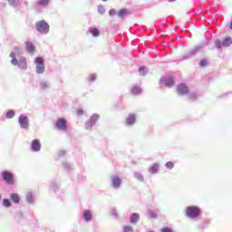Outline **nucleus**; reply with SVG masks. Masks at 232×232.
<instances>
[{
	"instance_id": "obj_1",
	"label": "nucleus",
	"mask_w": 232,
	"mask_h": 232,
	"mask_svg": "<svg viewBox=\"0 0 232 232\" xmlns=\"http://www.w3.org/2000/svg\"><path fill=\"white\" fill-rule=\"evenodd\" d=\"M22 51L21 47L14 46V51L10 53L9 57H11V64L13 66H17L19 70H28V63L24 56H21Z\"/></svg>"
},
{
	"instance_id": "obj_2",
	"label": "nucleus",
	"mask_w": 232,
	"mask_h": 232,
	"mask_svg": "<svg viewBox=\"0 0 232 232\" xmlns=\"http://www.w3.org/2000/svg\"><path fill=\"white\" fill-rule=\"evenodd\" d=\"M202 215V209L198 206H188L186 208L185 216L187 218L194 220V218H198Z\"/></svg>"
},
{
	"instance_id": "obj_3",
	"label": "nucleus",
	"mask_w": 232,
	"mask_h": 232,
	"mask_svg": "<svg viewBox=\"0 0 232 232\" xmlns=\"http://www.w3.org/2000/svg\"><path fill=\"white\" fill-rule=\"evenodd\" d=\"M35 29L41 35H48L50 34V24L45 20H40L35 23Z\"/></svg>"
},
{
	"instance_id": "obj_4",
	"label": "nucleus",
	"mask_w": 232,
	"mask_h": 232,
	"mask_svg": "<svg viewBox=\"0 0 232 232\" xmlns=\"http://www.w3.org/2000/svg\"><path fill=\"white\" fill-rule=\"evenodd\" d=\"M35 64V72L37 75H43L44 72H46V68L44 67V59L43 57L38 56L34 59Z\"/></svg>"
},
{
	"instance_id": "obj_5",
	"label": "nucleus",
	"mask_w": 232,
	"mask_h": 232,
	"mask_svg": "<svg viewBox=\"0 0 232 232\" xmlns=\"http://www.w3.org/2000/svg\"><path fill=\"white\" fill-rule=\"evenodd\" d=\"M101 119V116L97 113L92 114L90 119L85 122L84 128L88 131H92V128L97 124L99 120Z\"/></svg>"
},
{
	"instance_id": "obj_6",
	"label": "nucleus",
	"mask_w": 232,
	"mask_h": 232,
	"mask_svg": "<svg viewBox=\"0 0 232 232\" xmlns=\"http://www.w3.org/2000/svg\"><path fill=\"white\" fill-rule=\"evenodd\" d=\"M231 44H232L231 36H227V37L224 38L223 41H220V40L215 41V46H216V48H218V50L222 49V46H223V48H229V46H231Z\"/></svg>"
},
{
	"instance_id": "obj_7",
	"label": "nucleus",
	"mask_w": 232,
	"mask_h": 232,
	"mask_svg": "<svg viewBox=\"0 0 232 232\" xmlns=\"http://www.w3.org/2000/svg\"><path fill=\"white\" fill-rule=\"evenodd\" d=\"M202 50L201 45H196L192 49H190L188 53H186L183 56H181V61H188V59H191V57H195L198 52Z\"/></svg>"
},
{
	"instance_id": "obj_8",
	"label": "nucleus",
	"mask_w": 232,
	"mask_h": 232,
	"mask_svg": "<svg viewBox=\"0 0 232 232\" xmlns=\"http://www.w3.org/2000/svg\"><path fill=\"white\" fill-rule=\"evenodd\" d=\"M1 177L8 186H14L15 182V180L14 179V173L8 170H4L1 173Z\"/></svg>"
},
{
	"instance_id": "obj_9",
	"label": "nucleus",
	"mask_w": 232,
	"mask_h": 232,
	"mask_svg": "<svg viewBox=\"0 0 232 232\" xmlns=\"http://www.w3.org/2000/svg\"><path fill=\"white\" fill-rule=\"evenodd\" d=\"M160 84H164L167 88L175 86V78L173 76H162L160 80Z\"/></svg>"
},
{
	"instance_id": "obj_10",
	"label": "nucleus",
	"mask_w": 232,
	"mask_h": 232,
	"mask_svg": "<svg viewBox=\"0 0 232 232\" xmlns=\"http://www.w3.org/2000/svg\"><path fill=\"white\" fill-rule=\"evenodd\" d=\"M54 128L59 131H66L68 130L66 119L59 118L55 122Z\"/></svg>"
},
{
	"instance_id": "obj_11",
	"label": "nucleus",
	"mask_w": 232,
	"mask_h": 232,
	"mask_svg": "<svg viewBox=\"0 0 232 232\" xmlns=\"http://www.w3.org/2000/svg\"><path fill=\"white\" fill-rule=\"evenodd\" d=\"M122 186V179L119 176L111 177V188L113 189H121Z\"/></svg>"
},
{
	"instance_id": "obj_12",
	"label": "nucleus",
	"mask_w": 232,
	"mask_h": 232,
	"mask_svg": "<svg viewBox=\"0 0 232 232\" xmlns=\"http://www.w3.org/2000/svg\"><path fill=\"white\" fill-rule=\"evenodd\" d=\"M18 123L20 124V128L22 130H28L30 127V120L24 114H21L18 118Z\"/></svg>"
},
{
	"instance_id": "obj_13",
	"label": "nucleus",
	"mask_w": 232,
	"mask_h": 232,
	"mask_svg": "<svg viewBox=\"0 0 232 232\" xmlns=\"http://www.w3.org/2000/svg\"><path fill=\"white\" fill-rule=\"evenodd\" d=\"M177 93L178 95H188V92H189V87H188V85L184 82H181L179 84L177 85Z\"/></svg>"
},
{
	"instance_id": "obj_14",
	"label": "nucleus",
	"mask_w": 232,
	"mask_h": 232,
	"mask_svg": "<svg viewBox=\"0 0 232 232\" xmlns=\"http://www.w3.org/2000/svg\"><path fill=\"white\" fill-rule=\"evenodd\" d=\"M82 218L84 220V222H92L93 220V212H92L90 209L83 210Z\"/></svg>"
},
{
	"instance_id": "obj_15",
	"label": "nucleus",
	"mask_w": 232,
	"mask_h": 232,
	"mask_svg": "<svg viewBox=\"0 0 232 232\" xmlns=\"http://www.w3.org/2000/svg\"><path fill=\"white\" fill-rule=\"evenodd\" d=\"M41 141L37 139L32 140L31 142V150L32 151H34V153H37L39 151H41Z\"/></svg>"
},
{
	"instance_id": "obj_16",
	"label": "nucleus",
	"mask_w": 232,
	"mask_h": 232,
	"mask_svg": "<svg viewBox=\"0 0 232 232\" xmlns=\"http://www.w3.org/2000/svg\"><path fill=\"white\" fill-rule=\"evenodd\" d=\"M136 121H137V114L130 113L127 117L125 124L127 126H133V124H135Z\"/></svg>"
},
{
	"instance_id": "obj_17",
	"label": "nucleus",
	"mask_w": 232,
	"mask_h": 232,
	"mask_svg": "<svg viewBox=\"0 0 232 232\" xmlns=\"http://www.w3.org/2000/svg\"><path fill=\"white\" fill-rule=\"evenodd\" d=\"M51 86H52V83L50 82V81L41 80L39 82L40 90H43V91L50 90Z\"/></svg>"
},
{
	"instance_id": "obj_18",
	"label": "nucleus",
	"mask_w": 232,
	"mask_h": 232,
	"mask_svg": "<svg viewBox=\"0 0 232 232\" xmlns=\"http://www.w3.org/2000/svg\"><path fill=\"white\" fill-rule=\"evenodd\" d=\"M160 169V164L159 163H154L150 167H149L148 171L151 175H157L159 173V170Z\"/></svg>"
},
{
	"instance_id": "obj_19",
	"label": "nucleus",
	"mask_w": 232,
	"mask_h": 232,
	"mask_svg": "<svg viewBox=\"0 0 232 232\" xmlns=\"http://www.w3.org/2000/svg\"><path fill=\"white\" fill-rule=\"evenodd\" d=\"M140 220V215L139 213L134 212L130 217V223L133 224L134 226L138 224V222Z\"/></svg>"
},
{
	"instance_id": "obj_20",
	"label": "nucleus",
	"mask_w": 232,
	"mask_h": 232,
	"mask_svg": "<svg viewBox=\"0 0 232 232\" xmlns=\"http://www.w3.org/2000/svg\"><path fill=\"white\" fill-rule=\"evenodd\" d=\"M25 49L28 53H35V45L34 43L27 41L25 43Z\"/></svg>"
},
{
	"instance_id": "obj_21",
	"label": "nucleus",
	"mask_w": 232,
	"mask_h": 232,
	"mask_svg": "<svg viewBox=\"0 0 232 232\" xmlns=\"http://www.w3.org/2000/svg\"><path fill=\"white\" fill-rule=\"evenodd\" d=\"M10 200H12V202L17 206L21 204V196H19L17 193H12L10 195Z\"/></svg>"
},
{
	"instance_id": "obj_22",
	"label": "nucleus",
	"mask_w": 232,
	"mask_h": 232,
	"mask_svg": "<svg viewBox=\"0 0 232 232\" xmlns=\"http://www.w3.org/2000/svg\"><path fill=\"white\" fill-rule=\"evenodd\" d=\"M25 200L27 204H34L35 202V198L34 197V193L27 192L25 195Z\"/></svg>"
},
{
	"instance_id": "obj_23",
	"label": "nucleus",
	"mask_w": 232,
	"mask_h": 232,
	"mask_svg": "<svg viewBox=\"0 0 232 232\" xmlns=\"http://www.w3.org/2000/svg\"><path fill=\"white\" fill-rule=\"evenodd\" d=\"M62 167L65 171H72V169H73V165H72L70 161H66V160L62 162Z\"/></svg>"
},
{
	"instance_id": "obj_24",
	"label": "nucleus",
	"mask_w": 232,
	"mask_h": 232,
	"mask_svg": "<svg viewBox=\"0 0 232 232\" xmlns=\"http://www.w3.org/2000/svg\"><path fill=\"white\" fill-rule=\"evenodd\" d=\"M133 177L139 182H144V175L142 173H140V171H134Z\"/></svg>"
},
{
	"instance_id": "obj_25",
	"label": "nucleus",
	"mask_w": 232,
	"mask_h": 232,
	"mask_svg": "<svg viewBox=\"0 0 232 232\" xmlns=\"http://www.w3.org/2000/svg\"><path fill=\"white\" fill-rule=\"evenodd\" d=\"M198 98V95L195 92L188 91V93H187V99H188V101H197Z\"/></svg>"
},
{
	"instance_id": "obj_26",
	"label": "nucleus",
	"mask_w": 232,
	"mask_h": 232,
	"mask_svg": "<svg viewBox=\"0 0 232 232\" xmlns=\"http://www.w3.org/2000/svg\"><path fill=\"white\" fill-rule=\"evenodd\" d=\"M9 6H12L13 8H17L21 6V0H7Z\"/></svg>"
},
{
	"instance_id": "obj_27",
	"label": "nucleus",
	"mask_w": 232,
	"mask_h": 232,
	"mask_svg": "<svg viewBox=\"0 0 232 232\" xmlns=\"http://www.w3.org/2000/svg\"><path fill=\"white\" fill-rule=\"evenodd\" d=\"M141 92H142V89H140V87L139 85H134L131 88L132 95H140Z\"/></svg>"
},
{
	"instance_id": "obj_28",
	"label": "nucleus",
	"mask_w": 232,
	"mask_h": 232,
	"mask_svg": "<svg viewBox=\"0 0 232 232\" xmlns=\"http://www.w3.org/2000/svg\"><path fill=\"white\" fill-rule=\"evenodd\" d=\"M128 14H130V10H128V9H121L118 12V17H120L121 19H124V17H126L128 15Z\"/></svg>"
},
{
	"instance_id": "obj_29",
	"label": "nucleus",
	"mask_w": 232,
	"mask_h": 232,
	"mask_svg": "<svg viewBox=\"0 0 232 232\" xmlns=\"http://www.w3.org/2000/svg\"><path fill=\"white\" fill-rule=\"evenodd\" d=\"M89 32L90 34H92V37H99V35L101 34V31H99V29L95 27L89 28Z\"/></svg>"
},
{
	"instance_id": "obj_30",
	"label": "nucleus",
	"mask_w": 232,
	"mask_h": 232,
	"mask_svg": "<svg viewBox=\"0 0 232 232\" xmlns=\"http://www.w3.org/2000/svg\"><path fill=\"white\" fill-rule=\"evenodd\" d=\"M58 189H59V184L55 181H52L50 186V190L55 193L57 192Z\"/></svg>"
},
{
	"instance_id": "obj_31",
	"label": "nucleus",
	"mask_w": 232,
	"mask_h": 232,
	"mask_svg": "<svg viewBox=\"0 0 232 232\" xmlns=\"http://www.w3.org/2000/svg\"><path fill=\"white\" fill-rule=\"evenodd\" d=\"M15 117V111L9 110L5 112V119H14Z\"/></svg>"
},
{
	"instance_id": "obj_32",
	"label": "nucleus",
	"mask_w": 232,
	"mask_h": 232,
	"mask_svg": "<svg viewBox=\"0 0 232 232\" xmlns=\"http://www.w3.org/2000/svg\"><path fill=\"white\" fill-rule=\"evenodd\" d=\"M36 5L38 6H48V5H50V0H37Z\"/></svg>"
},
{
	"instance_id": "obj_33",
	"label": "nucleus",
	"mask_w": 232,
	"mask_h": 232,
	"mask_svg": "<svg viewBox=\"0 0 232 232\" xmlns=\"http://www.w3.org/2000/svg\"><path fill=\"white\" fill-rule=\"evenodd\" d=\"M3 206H4V208H12V201L8 198H4Z\"/></svg>"
},
{
	"instance_id": "obj_34",
	"label": "nucleus",
	"mask_w": 232,
	"mask_h": 232,
	"mask_svg": "<svg viewBox=\"0 0 232 232\" xmlns=\"http://www.w3.org/2000/svg\"><path fill=\"white\" fill-rule=\"evenodd\" d=\"M111 215L115 218V220H119V213H117V208L111 209Z\"/></svg>"
},
{
	"instance_id": "obj_35",
	"label": "nucleus",
	"mask_w": 232,
	"mask_h": 232,
	"mask_svg": "<svg viewBox=\"0 0 232 232\" xmlns=\"http://www.w3.org/2000/svg\"><path fill=\"white\" fill-rule=\"evenodd\" d=\"M139 73L140 75H148V69H146V67L142 66V67H140L139 69Z\"/></svg>"
},
{
	"instance_id": "obj_36",
	"label": "nucleus",
	"mask_w": 232,
	"mask_h": 232,
	"mask_svg": "<svg viewBox=\"0 0 232 232\" xmlns=\"http://www.w3.org/2000/svg\"><path fill=\"white\" fill-rule=\"evenodd\" d=\"M98 13L101 15H104V14H106V8H104V5H98Z\"/></svg>"
},
{
	"instance_id": "obj_37",
	"label": "nucleus",
	"mask_w": 232,
	"mask_h": 232,
	"mask_svg": "<svg viewBox=\"0 0 232 232\" xmlns=\"http://www.w3.org/2000/svg\"><path fill=\"white\" fill-rule=\"evenodd\" d=\"M148 217L150 218H157L158 215L157 212H155V210H150L148 213Z\"/></svg>"
},
{
	"instance_id": "obj_38",
	"label": "nucleus",
	"mask_w": 232,
	"mask_h": 232,
	"mask_svg": "<svg viewBox=\"0 0 232 232\" xmlns=\"http://www.w3.org/2000/svg\"><path fill=\"white\" fill-rule=\"evenodd\" d=\"M122 232H133V227H131V226H123Z\"/></svg>"
},
{
	"instance_id": "obj_39",
	"label": "nucleus",
	"mask_w": 232,
	"mask_h": 232,
	"mask_svg": "<svg viewBox=\"0 0 232 232\" xmlns=\"http://www.w3.org/2000/svg\"><path fill=\"white\" fill-rule=\"evenodd\" d=\"M165 168H167V169H173V168H175V163L169 161L165 164Z\"/></svg>"
},
{
	"instance_id": "obj_40",
	"label": "nucleus",
	"mask_w": 232,
	"mask_h": 232,
	"mask_svg": "<svg viewBox=\"0 0 232 232\" xmlns=\"http://www.w3.org/2000/svg\"><path fill=\"white\" fill-rule=\"evenodd\" d=\"M199 66H200L201 68H206V66H208V60L202 59V60L200 61V63H199Z\"/></svg>"
},
{
	"instance_id": "obj_41",
	"label": "nucleus",
	"mask_w": 232,
	"mask_h": 232,
	"mask_svg": "<svg viewBox=\"0 0 232 232\" xmlns=\"http://www.w3.org/2000/svg\"><path fill=\"white\" fill-rule=\"evenodd\" d=\"M109 15H110L111 17H115V15H118V13H117V11H116L115 9H111V10L109 11Z\"/></svg>"
},
{
	"instance_id": "obj_42",
	"label": "nucleus",
	"mask_w": 232,
	"mask_h": 232,
	"mask_svg": "<svg viewBox=\"0 0 232 232\" xmlns=\"http://www.w3.org/2000/svg\"><path fill=\"white\" fill-rule=\"evenodd\" d=\"M95 79H97V77L95 76V74H91L88 78L89 82H93L95 81Z\"/></svg>"
},
{
	"instance_id": "obj_43",
	"label": "nucleus",
	"mask_w": 232,
	"mask_h": 232,
	"mask_svg": "<svg viewBox=\"0 0 232 232\" xmlns=\"http://www.w3.org/2000/svg\"><path fill=\"white\" fill-rule=\"evenodd\" d=\"M77 115H79L80 117L84 115V111L82 109H78L77 110Z\"/></svg>"
},
{
	"instance_id": "obj_44",
	"label": "nucleus",
	"mask_w": 232,
	"mask_h": 232,
	"mask_svg": "<svg viewBox=\"0 0 232 232\" xmlns=\"http://www.w3.org/2000/svg\"><path fill=\"white\" fill-rule=\"evenodd\" d=\"M64 155H66V150H60L58 152V157H64Z\"/></svg>"
},
{
	"instance_id": "obj_45",
	"label": "nucleus",
	"mask_w": 232,
	"mask_h": 232,
	"mask_svg": "<svg viewBox=\"0 0 232 232\" xmlns=\"http://www.w3.org/2000/svg\"><path fill=\"white\" fill-rule=\"evenodd\" d=\"M161 232H173V230L171 229V228H169V227H163L162 229H161Z\"/></svg>"
},
{
	"instance_id": "obj_46",
	"label": "nucleus",
	"mask_w": 232,
	"mask_h": 232,
	"mask_svg": "<svg viewBox=\"0 0 232 232\" xmlns=\"http://www.w3.org/2000/svg\"><path fill=\"white\" fill-rule=\"evenodd\" d=\"M24 5L25 6H28L29 3L27 2V0H24Z\"/></svg>"
},
{
	"instance_id": "obj_47",
	"label": "nucleus",
	"mask_w": 232,
	"mask_h": 232,
	"mask_svg": "<svg viewBox=\"0 0 232 232\" xmlns=\"http://www.w3.org/2000/svg\"><path fill=\"white\" fill-rule=\"evenodd\" d=\"M169 3H173L175 0H169Z\"/></svg>"
},
{
	"instance_id": "obj_48",
	"label": "nucleus",
	"mask_w": 232,
	"mask_h": 232,
	"mask_svg": "<svg viewBox=\"0 0 232 232\" xmlns=\"http://www.w3.org/2000/svg\"><path fill=\"white\" fill-rule=\"evenodd\" d=\"M102 1L106 2V1H108V0H102Z\"/></svg>"
},
{
	"instance_id": "obj_49",
	"label": "nucleus",
	"mask_w": 232,
	"mask_h": 232,
	"mask_svg": "<svg viewBox=\"0 0 232 232\" xmlns=\"http://www.w3.org/2000/svg\"><path fill=\"white\" fill-rule=\"evenodd\" d=\"M0 200H1V195H0Z\"/></svg>"
}]
</instances>
